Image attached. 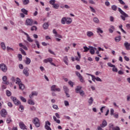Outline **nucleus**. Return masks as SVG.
Instances as JSON below:
<instances>
[{
  "instance_id": "f257e3e1",
  "label": "nucleus",
  "mask_w": 130,
  "mask_h": 130,
  "mask_svg": "<svg viewBox=\"0 0 130 130\" xmlns=\"http://www.w3.org/2000/svg\"><path fill=\"white\" fill-rule=\"evenodd\" d=\"M118 11L119 12L120 15V18L123 20V21H125V18H128V15L126 14L120 8H118Z\"/></svg>"
},
{
  "instance_id": "f03ea898",
  "label": "nucleus",
  "mask_w": 130,
  "mask_h": 130,
  "mask_svg": "<svg viewBox=\"0 0 130 130\" xmlns=\"http://www.w3.org/2000/svg\"><path fill=\"white\" fill-rule=\"evenodd\" d=\"M16 84H18L20 90H24L25 89V85L21 83V80L19 78H16Z\"/></svg>"
},
{
  "instance_id": "7ed1b4c3",
  "label": "nucleus",
  "mask_w": 130,
  "mask_h": 130,
  "mask_svg": "<svg viewBox=\"0 0 130 130\" xmlns=\"http://www.w3.org/2000/svg\"><path fill=\"white\" fill-rule=\"evenodd\" d=\"M32 123L35 124L36 127H39L40 126V120L37 117H35L32 120Z\"/></svg>"
},
{
  "instance_id": "20e7f679",
  "label": "nucleus",
  "mask_w": 130,
  "mask_h": 130,
  "mask_svg": "<svg viewBox=\"0 0 130 130\" xmlns=\"http://www.w3.org/2000/svg\"><path fill=\"white\" fill-rule=\"evenodd\" d=\"M51 125V123L49 121H46L45 124V128L46 130H52L51 129V127H50V126Z\"/></svg>"
},
{
  "instance_id": "39448f33",
  "label": "nucleus",
  "mask_w": 130,
  "mask_h": 130,
  "mask_svg": "<svg viewBox=\"0 0 130 130\" xmlns=\"http://www.w3.org/2000/svg\"><path fill=\"white\" fill-rule=\"evenodd\" d=\"M0 69L4 73H7V71H8V67L4 63L0 64Z\"/></svg>"
},
{
  "instance_id": "423d86ee",
  "label": "nucleus",
  "mask_w": 130,
  "mask_h": 130,
  "mask_svg": "<svg viewBox=\"0 0 130 130\" xmlns=\"http://www.w3.org/2000/svg\"><path fill=\"white\" fill-rule=\"evenodd\" d=\"M11 99L12 100V101L14 102V104L17 106L21 104V102L18 100L16 97L11 96Z\"/></svg>"
},
{
  "instance_id": "0eeeda50",
  "label": "nucleus",
  "mask_w": 130,
  "mask_h": 130,
  "mask_svg": "<svg viewBox=\"0 0 130 130\" xmlns=\"http://www.w3.org/2000/svg\"><path fill=\"white\" fill-rule=\"evenodd\" d=\"M25 25H26V26H32L34 25L33 20L27 18L25 21Z\"/></svg>"
},
{
  "instance_id": "6e6552de",
  "label": "nucleus",
  "mask_w": 130,
  "mask_h": 130,
  "mask_svg": "<svg viewBox=\"0 0 130 130\" xmlns=\"http://www.w3.org/2000/svg\"><path fill=\"white\" fill-rule=\"evenodd\" d=\"M76 75L78 77L80 82L81 83H85V80L84 79V77H83L80 73L76 72Z\"/></svg>"
},
{
  "instance_id": "1a4fd4ad",
  "label": "nucleus",
  "mask_w": 130,
  "mask_h": 130,
  "mask_svg": "<svg viewBox=\"0 0 130 130\" xmlns=\"http://www.w3.org/2000/svg\"><path fill=\"white\" fill-rule=\"evenodd\" d=\"M51 91H53L54 92H60V88H57L56 85H53L51 87Z\"/></svg>"
},
{
  "instance_id": "9d476101",
  "label": "nucleus",
  "mask_w": 130,
  "mask_h": 130,
  "mask_svg": "<svg viewBox=\"0 0 130 130\" xmlns=\"http://www.w3.org/2000/svg\"><path fill=\"white\" fill-rule=\"evenodd\" d=\"M0 114L2 117H6V115L8 114V112L6 109H2L0 112Z\"/></svg>"
},
{
  "instance_id": "9b49d317",
  "label": "nucleus",
  "mask_w": 130,
  "mask_h": 130,
  "mask_svg": "<svg viewBox=\"0 0 130 130\" xmlns=\"http://www.w3.org/2000/svg\"><path fill=\"white\" fill-rule=\"evenodd\" d=\"M3 84H5V85H9V81H7V80H8V78L7 77V76H4L3 77Z\"/></svg>"
},
{
  "instance_id": "f8f14e48",
  "label": "nucleus",
  "mask_w": 130,
  "mask_h": 130,
  "mask_svg": "<svg viewBox=\"0 0 130 130\" xmlns=\"http://www.w3.org/2000/svg\"><path fill=\"white\" fill-rule=\"evenodd\" d=\"M95 50H97V48L93 47H90L89 48V52L91 54H94L95 53Z\"/></svg>"
},
{
  "instance_id": "ddd939ff",
  "label": "nucleus",
  "mask_w": 130,
  "mask_h": 130,
  "mask_svg": "<svg viewBox=\"0 0 130 130\" xmlns=\"http://www.w3.org/2000/svg\"><path fill=\"white\" fill-rule=\"evenodd\" d=\"M19 126L20 128H21V129H27V128H26L27 127L26 126L25 124L23 123V122H21L19 123Z\"/></svg>"
},
{
  "instance_id": "4468645a",
  "label": "nucleus",
  "mask_w": 130,
  "mask_h": 130,
  "mask_svg": "<svg viewBox=\"0 0 130 130\" xmlns=\"http://www.w3.org/2000/svg\"><path fill=\"white\" fill-rule=\"evenodd\" d=\"M29 69L28 68H24L23 70V74L26 76L28 77L29 76Z\"/></svg>"
},
{
  "instance_id": "2eb2a0df",
  "label": "nucleus",
  "mask_w": 130,
  "mask_h": 130,
  "mask_svg": "<svg viewBox=\"0 0 130 130\" xmlns=\"http://www.w3.org/2000/svg\"><path fill=\"white\" fill-rule=\"evenodd\" d=\"M63 60L67 66H69V58H68L67 56L63 57Z\"/></svg>"
},
{
  "instance_id": "dca6fc26",
  "label": "nucleus",
  "mask_w": 130,
  "mask_h": 130,
  "mask_svg": "<svg viewBox=\"0 0 130 130\" xmlns=\"http://www.w3.org/2000/svg\"><path fill=\"white\" fill-rule=\"evenodd\" d=\"M114 30H115V27H114V26L110 25V28L109 29V32H110V33H113Z\"/></svg>"
},
{
  "instance_id": "f3484780",
  "label": "nucleus",
  "mask_w": 130,
  "mask_h": 130,
  "mask_svg": "<svg viewBox=\"0 0 130 130\" xmlns=\"http://www.w3.org/2000/svg\"><path fill=\"white\" fill-rule=\"evenodd\" d=\"M107 125V122L105 120H103L102 123L100 125L102 128L105 127Z\"/></svg>"
},
{
  "instance_id": "a211bd4d",
  "label": "nucleus",
  "mask_w": 130,
  "mask_h": 130,
  "mask_svg": "<svg viewBox=\"0 0 130 130\" xmlns=\"http://www.w3.org/2000/svg\"><path fill=\"white\" fill-rule=\"evenodd\" d=\"M72 18L69 17L66 18V24H67V25H70V24L72 23Z\"/></svg>"
},
{
  "instance_id": "6ab92c4d",
  "label": "nucleus",
  "mask_w": 130,
  "mask_h": 130,
  "mask_svg": "<svg viewBox=\"0 0 130 130\" xmlns=\"http://www.w3.org/2000/svg\"><path fill=\"white\" fill-rule=\"evenodd\" d=\"M53 59L52 58H48L47 59H45L43 61L45 63H47V62H50L51 61H53Z\"/></svg>"
},
{
  "instance_id": "aec40b11",
  "label": "nucleus",
  "mask_w": 130,
  "mask_h": 130,
  "mask_svg": "<svg viewBox=\"0 0 130 130\" xmlns=\"http://www.w3.org/2000/svg\"><path fill=\"white\" fill-rule=\"evenodd\" d=\"M37 95H38V92H37V91H32L31 92V94L29 95V98H32V97H33V96H37Z\"/></svg>"
},
{
  "instance_id": "412c9836",
  "label": "nucleus",
  "mask_w": 130,
  "mask_h": 130,
  "mask_svg": "<svg viewBox=\"0 0 130 130\" xmlns=\"http://www.w3.org/2000/svg\"><path fill=\"white\" fill-rule=\"evenodd\" d=\"M86 35L88 37H92L94 35V33L91 31H88L86 32Z\"/></svg>"
},
{
  "instance_id": "4be33fe9",
  "label": "nucleus",
  "mask_w": 130,
  "mask_h": 130,
  "mask_svg": "<svg viewBox=\"0 0 130 130\" xmlns=\"http://www.w3.org/2000/svg\"><path fill=\"white\" fill-rule=\"evenodd\" d=\"M19 46L20 47H22V48H23V49H24V50H28V48H27L26 47V46L23 45V44H22V43H19Z\"/></svg>"
},
{
  "instance_id": "5701e85b",
  "label": "nucleus",
  "mask_w": 130,
  "mask_h": 130,
  "mask_svg": "<svg viewBox=\"0 0 130 130\" xmlns=\"http://www.w3.org/2000/svg\"><path fill=\"white\" fill-rule=\"evenodd\" d=\"M121 40V36H119L115 38V41L116 42H119Z\"/></svg>"
},
{
  "instance_id": "b1692460",
  "label": "nucleus",
  "mask_w": 130,
  "mask_h": 130,
  "mask_svg": "<svg viewBox=\"0 0 130 130\" xmlns=\"http://www.w3.org/2000/svg\"><path fill=\"white\" fill-rule=\"evenodd\" d=\"M61 23L63 25H64L67 23V17H63L61 20Z\"/></svg>"
},
{
  "instance_id": "393cba45",
  "label": "nucleus",
  "mask_w": 130,
  "mask_h": 130,
  "mask_svg": "<svg viewBox=\"0 0 130 130\" xmlns=\"http://www.w3.org/2000/svg\"><path fill=\"white\" fill-rule=\"evenodd\" d=\"M93 102L94 99H93V98L90 97V99L88 100L89 105H92V104H93Z\"/></svg>"
},
{
  "instance_id": "a878e982",
  "label": "nucleus",
  "mask_w": 130,
  "mask_h": 130,
  "mask_svg": "<svg viewBox=\"0 0 130 130\" xmlns=\"http://www.w3.org/2000/svg\"><path fill=\"white\" fill-rule=\"evenodd\" d=\"M82 89V86H78L77 87V88L75 89V91L77 93H79L80 92V91H81V90Z\"/></svg>"
},
{
  "instance_id": "bb28decb",
  "label": "nucleus",
  "mask_w": 130,
  "mask_h": 130,
  "mask_svg": "<svg viewBox=\"0 0 130 130\" xmlns=\"http://www.w3.org/2000/svg\"><path fill=\"white\" fill-rule=\"evenodd\" d=\"M49 26V25H48V23L46 22L45 23H44V24L43 25V27L44 28V29H48V27Z\"/></svg>"
},
{
  "instance_id": "cd10ccee",
  "label": "nucleus",
  "mask_w": 130,
  "mask_h": 130,
  "mask_svg": "<svg viewBox=\"0 0 130 130\" xmlns=\"http://www.w3.org/2000/svg\"><path fill=\"white\" fill-rule=\"evenodd\" d=\"M21 12L23 13L24 15H28V11L25 9H22Z\"/></svg>"
},
{
  "instance_id": "c85d7f7f",
  "label": "nucleus",
  "mask_w": 130,
  "mask_h": 130,
  "mask_svg": "<svg viewBox=\"0 0 130 130\" xmlns=\"http://www.w3.org/2000/svg\"><path fill=\"white\" fill-rule=\"evenodd\" d=\"M26 59L25 61L26 64H30V63H31V59H30V58L28 57H26Z\"/></svg>"
},
{
  "instance_id": "c756f323",
  "label": "nucleus",
  "mask_w": 130,
  "mask_h": 130,
  "mask_svg": "<svg viewBox=\"0 0 130 130\" xmlns=\"http://www.w3.org/2000/svg\"><path fill=\"white\" fill-rule=\"evenodd\" d=\"M53 118L54 120V121H55L57 123H60V120L59 119H57L56 118V117H55V116H54L53 117Z\"/></svg>"
},
{
  "instance_id": "7c9ffc66",
  "label": "nucleus",
  "mask_w": 130,
  "mask_h": 130,
  "mask_svg": "<svg viewBox=\"0 0 130 130\" xmlns=\"http://www.w3.org/2000/svg\"><path fill=\"white\" fill-rule=\"evenodd\" d=\"M1 47L3 50H6V44L4 42H2L1 44Z\"/></svg>"
},
{
  "instance_id": "2f4dec72",
  "label": "nucleus",
  "mask_w": 130,
  "mask_h": 130,
  "mask_svg": "<svg viewBox=\"0 0 130 130\" xmlns=\"http://www.w3.org/2000/svg\"><path fill=\"white\" fill-rule=\"evenodd\" d=\"M22 2L23 5H24L25 6L28 5L29 4V3H30V1L29 0H22Z\"/></svg>"
},
{
  "instance_id": "473e14b6",
  "label": "nucleus",
  "mask_w": 130,
  "mask_h": 130,
  "mask_svg": "<svg viewBox=\"0 0 130 130\" xmlns=\"http://www.w3.org/2000/svg\"><path fill=\"white\" fill-rule=\"evenodd\" d=\"M111 9L113 10V11H117V6L116 5H112L111 6Z\"/></svg>"
},
{
  "instance_id": "72a5a7b5",
  "label": "nucleus",
  "mask_w": 130,
  "mask_h": 130,
  "mask_svg": "<svg viewBox=\"0 0 130 130\" xmlns=\"http://www.w3.org/2000/svg\"><path fill=\"white\" fill-rule=\"evenodd\" d=\"M28 104H30V105H34L35 104V103L32 100H29L28 101Z\"/></svg>"
},
{
  "instance_id": "f704fd0d",
  "label": "nucleus",
  "mask_w": 130,
  "mask_h": 130,
  "mask_svg": "<svg viewBox=\"0 0 130 130\" xmlns=\"http://www.w3.org/2000/svg\"><path fill=\"white\" fill-rule=\"evenodd\" d=\"M53 8L54 9H55V10H57V9H58V8H59V5L57 4H55L53 6Z\"/></svg>"
},
{
  "instance_id": "c9c22d12",
  "label": "nucleus",
  "mask_w": 130,
  "mask_h": 130,
  "mask_svg": "<svg viewBox=\"0 0 130 130\" xmlns=\"http://www.w3.org/2000/svg\"><path fill=\"white\" fill-rule=\"evenodd\" d=\"M83 49H84V52H87V51H89V50H90V48H88L87 46H84L83 47Z\"/></svg>"
},
{
  "instance_id": "e433bc0d",
  "label": "nucleus",
  "mask_w": 130,
  "mask_h": 130,
  "mask_svg": "<svg viewBox=\"0 0 130 130\" xmlns=\"http://www.w3.org/2000/svg\"><path fill=\"white\" fill-rule=\"evenodd\" d=\"M19 111H21V112H22V111H24V106H23V105L21 104L19 106Z\"/></svg>"
},
{
  "instance_id": "4c0bfd02",
  "label": "nucleus",
  "mask_w": 130,
  "mask_h": 130,
  "mask_svg": "<svg viewBox=\"0 0 130 130\" xmlns=\"http://www.w3.org/2000/svg\"><path fill=\"white\" fill-rule=\"evenodd\" d=\"M7 123H11L12 122V119L10 117H8L6 120Z\"/></svg>"
},
{
  "instance_id": "58836bf2",
  "label": "nucleus",
  "mask_w": 130,
  "mask_h": 130,
  "mask_svg": "<svg viewBox=\"0 0 130 130\" xmlns=\"http://www.w3.org/2000/svg\"><path fill=\"white\" fill-rule=\"evenodd\" d=\"M50 5H52V6H53L55 4V0H50L49 1Z\"/></svg>"
},
{
  "instance_id": "ea45409f",
  "label": "nucleus",
  "mask_w": 130,
  "mask_h": 130,
  "mask_svg": "<svg viewBox=\"0 0 130 130\" xmlns=\"http://www.w3.org/2000/svg\"><path fill=\"white\" fill-rule=\"evenodd\" d=\"M31 31H36L37 30V26H32L30 28Z\"/></svg>"
},
{
  "instance_id": "a19ab883",
  "label": "nucleus",
  "mask_w": 130,
  "mask_h": 130,
  "mask_svg": "<svg viewBox=\"0 0 130 130\" xmlns=\"http://www.w3.org/2000/svg\"><path fill=\"white\" fill-rule=\"evenodd\" d=\"M27 41H28V42H30V43L33 42V40H32V39H31L30 36H28L27 37Z\"/></svg>"
},
{
  "instance_id": "79ce46f5",
  "label": "nucleus",
  "mask_w": 130,
  "mask_h": 130,
  "mask_svg": "<svg viewBox=\"0 0 130 130\" xmlns=\"http://www.w3.org/2000/svg\"><path fill=\"white\" fill-rule=\"evenodd\" d=\"M93 22L94 23H96V24H98L99 23V19H98L96 17L93 18Z\"/></svg>"
},
{
  "instance_id": "37998d69",
  "label": "nucleus",
  "mask_w": 130,
  "mask_h": 130,
  "mask_svg": "<svg viewBox=\"0 0 130 130\" xmlns=\"http://www.w3.org/2000/svg\"><path fill=\"white\" fill-rule=\"evenodd\" d=\"M63 89L65 93L69 92V88H68V87H67V86H64Z\"/></svg>"
},
{
  "instance_id": "c03bdc74",
  "label": "nucleus",
  "mask_w": 130,
  "mask_h": 130,
  "mask_svg": "<svg viewBox=\"0 0 130 130\" xmlns=\"http://www.w3.org/2000/svg\"><path fill=\"white\" fill-rule=\"evenodd\" d=\"M107 64L108 67H110V68H115V66L112 64V63H111V62H108Z\"/></svg>"
},
{
  "instance_id": "a18cd8bd",
  "label": "nucleus",
  "mask_w": 130,
  "mask_h": 130,
  "mask_svg": "<svg viewBox=\"0 0 130 130\" xmlns=\"http://www.w3.org/2000/svg\"><path fill=\"white\" fill-rule=\"evenodd\" d=\"M97 32L101 33V34H102V33H103V30H102V29H101V28H97Z\"/></svg>"
},
{
  "instance_id": "49530a36",
  "label": "nucleus",
  "mask_w": 130,
  "mask_h": 130,
  "mask_svg": "<svg viewBox=\"0 0 130 130\" xmlns=\"http://www.w3.org/2000/svg\"><path fill=\"white\" fill-rule=\"evenodd\" d=\"M19 50L21 52L22 54L26 55V52H25V51H24L22 48H20Z\"/></svg>"
},
{
  "instance_id": "de8ad7c7",
  "label": "nucleus",
  "mask_w": 130,
  "mask_h": 130,
  "mask_svg": "<svg viewBox=\"0 0 130 130\" xmlns=\"http://www.w3.org/2000/svg\"><path fill=\"white\" fill-rule=\"evenodd\" d=\"M6 94L8 97H10L11 96V95H12V93L9 90L6 91Z\"/></svg>"
},
{
  "instance_id": "09e8293b",
  "label": "nucleus",
  "mask_w": 130,
  "mask_h": 130,
  "mask_svg": "<svg viewBox=\"0 0 130 130\" xmlns=\"http://www.w3.org/2000/svg\"><path fill=\"white\" fill-rule=\"evenodd\" d=\"M114 114V110L113 109H110V115L112 116Z\"/></svg>"
},
{
  "instance_id": "8fccbe9b",
  "label": "nucleus",
  "mask_w": 130,
  "mask_h": 130,
  "mask_svg": "<svg viewBox=\"0 0 130 130\" xmlns=\"http://www.w3.org/2000/svg\"><path fill=\"white\" fill-rule=\"evenodd\" d=\"M79 93L81 95V96H84V95H85V92H84L83 90H81Z\"/></svg>"
},
{
  "instance_id": "3c124183",
  "label": "nucleus",
  "mask_w": 130,
  "mask_h": 130,
  "mask_svg": "<svg viewBox=\"0 0 130 130\" xmlns=\"http://www.w3.org/2000/svg\"><path fill=\"white\" fill-rule=\"evenodd\" d=\"M20 98L21 101H23V102H27V100H26V99H25L24 97L20 96Z\"/></svg>"
},
{
  "instance_id": "603ef678",
  "label": "nucleus",
  "mask_w": 130,
  "mask_h": 130,
  "mask_svg": "<svg viewBox=\"0 0 130 130\" xmlns=\"http://www.w3.org/2000/svg\"><path fill=\"white\" fill-rule=\"evenodd\" d=\"M35 43L36 44L38 48H40V45L39 44V42H38V41L37 40H36Z\"/></svg>"
},
{
  "instance_id": "864d4df0",
  "label": "nucleus",
  "mask_w": 130,
  "mask_h": 130,
  "mask_svg": "<svg viewBox=\"0 0 130 130\" xmlns=\"http://www.w3.org/2000/svg\"><path fill=\"white\" fill-rule=\"evenodd\" d=\"M109 127H110V128H111L112 130L113 129V128H114V125L112 123L109 124Z\"/></svg>"
},
{
  "instance_id": "5fc2aeb1",
  "label": "nucleus",
  "mask_w": 130,
  "mask_h": 130,
  "mask_svg": "<svg viewBox=\"0 0 130 130\" xmlns=\"http://www.w3.org/2000/svg\"><path fill=\"white\" fill-rule=\"evenodd\" d=\"M90 76H91L92 78V80L93 81V82H95V80H96V77H95V76L93 75H90Z\"/></svg>"
},
{
  "instance_id": "6e6d98bb",
  "label": "nucleus",
  "mask_w": 130,
  "mask_h": 130,
  "mask_svg": "<svg viewBox=\"0 0 130 130\" xmlns=\"http://www.w3.org/2000/svg\"><path fill=\"white\" fill-rule=\"evenodd\" d=\"M64 104L65 106H69L70 105V103H69V102L68 101H64Z\"/></svg>"
},
{
  "instance_id": "4d7b16f0",
  "label": "nucleus",
  "mask_w": 130,
  "mask_h": 130,
  "mask_svg": "<svg viewBox=\"0 0 130 130\" xmlns=\"http://www.w3.org/2000/svg\"><path fill=\"white\" fill-rule=\"evenodd\" d=\"M89 8H90V9L91 10V11L92 13H96V11H95V9L93 7L90 6Z\"/></svg>"
},
{
  "instance_id": "13d9d810",
  "label": "nucleus",
  "mask_w": 130,
  "mask_h": 130,
  "mask_svg": "<svg viewBox=\"0 0 130 130\" xmlns=\"http://www.w3.org/2000/svg\"><path fill=\"white\" fill-rule=\"evenodd\" d=\"M68 83L69 85H71V87H74V82H73L72 81H69Z\"/></svg>"
},
{
  "instance_id": "bf43d9fd",
  "label": "nucleus",
  "mask_w": 130,
  "mask_h": 130,
  "mask_svg": "<svg viewBox=\"0 0 130 130\" xmlns=\"http://www.w3.org/2000/svg\"><path fill=\"white\" fill-rule=\"evenodd\" d=\"M113 115L115 118H118V113H114Z\"/></svg>"
},
{
  "instance_id": "052dcab7",
  "label": "nucleus",
  "mask_w": 130,
  "mask_h": 130,
  "mask_svg": "<svg viewBox=\"0 0 130 130\" xmlns=\"http://www.w3.org/2000/svg\"><path fill=\"white\" fill-rule=\"evenodd\" d=\"M52 107H53V108L54 109H56V110L58 109V107L57 105H53L52 106Z\"/></svg>"
},
{
  "instance_id": "680f3d73",
  "label": "nucleus",
  "mask_w": 130,
  "mask_h": 130,
  "mask_svg": "<svg viewBox=\"0 0 130 130\" xmlns=\"http://www.w3.org/2000/svg\"><path fill=\"white\" fill-rule=\"evenodd\" d=\"M105 6H106L107 7H109V6H110V3H109V2L107 1L105 3Z\"/></svg>"
},
{
  "instance_id": "e2e57ef3",
  "label": "nucleus",
  "mask_w": 130,
  "mask_h": 130,
  "mask_svg": "<svg viewBox=\"0 0 130 130\" xmlns=\"http://www.w3.org/2000/svg\"><path fill=\"white\" fill-rule=\"evenodd\" d=\"M118 74L119 75H123V74H124V72H123V71H122V70H119L118 72Z\"/></svg>"
},
{
  "instance_id": "0e129e2a",
  "label": "nucleus",
  "mask_w": 130,
  "mask_h": 130,
  "mask_svg": "<svg viewBox=\"0 0 130 130\" xmlns=\"http://www.w3.org/2000/svg\"><path fill=\"white\" fill-rule=\"evenodd\" d=\"M118 2H119L120 4L121 5H125V3H124V2H123V1L122 0H118Z\"/></svg>"
},
{
  "instance_id": "69168bd1",
  "label": "nucleus",
  "mask_w": 130,
  "mask_h": 130,
  "mask_svg": "<svg viewBox=\"0 0 130 130\" xmlns=\"http://www.w3.org/2000/svg\"><path fill=\"white\" fill-rule=\"evenodd\" d=\"M18 58H19V60H22V55L21 54H19L18 55Z\"/></svg>"
},
{
  "instance_id": "338daca9",
  "label": "nucleus",
  "mask_w": 130,
  "mask_h": 130,
  "mask_svg": "<svg viewBox=\"0 0 130 130\" xmlns=\"http://www.w3.org/2000/svg\"><path fill=\"white\" fill-rule=\"evenodd\" d=\"M55 37H58V38H62V37L60 35H59L57 33L56 35H55Z\"/></svg>"
},
{
  "instance_id": "774afa93",
  "label": "nucleus",
  "mask_w": 130,
  "mask_h": 130,
  "mask_svg": "<svg viewBox=\"0 0 130 130\" xmlns=\"http://www.w3.org/2000/svg\"><path fill=\"white\" fill-rule=\"evenodd\" d=\"M113 130H120V128L118 126L114 127Z\"/></svg>"
}]
</instances>
